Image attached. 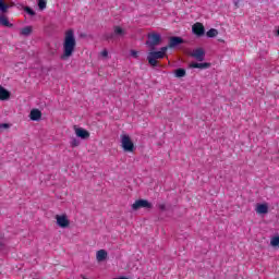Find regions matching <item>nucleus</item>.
<instances>
[{
    "instance_id": "f257e3e1",
    "label": "nucleus",
    "mask_w": 279,
    "mask_h": 279,
    "mask_svg": "<svg viewBox=\"0 0 279 279\" xmlns=\"http://www.w3.org/2000/svg\"><path fill=\"white\" fill-rule=\"evenodd\" d=\"M75 47H77V41L75 39V31L68 29L63 38V52L61 54V60H69L75 53Z\"/></svg>"
},
{
    "instance_id": "f03ea898",
    "label": "nucleus",
    "mask_w": 279,
    "mask_h": 279,
    "mask_svg": "<svg viewBox=\"0 0 279 279\" xmlns=\"http://www.w3.org/2000/svg\"><path fill=\"white\" fill-rule=\"evenodd\" d=\"M169 47H161L158 51H150L147 54V61L150 66H158V60L166 58Z\"/></svg>"
},
{
    "instance_id": "7ed1b4c3",
    "label": "nucleus",
    "mask_w": 279,
    "mask_h": 279,
    "mask_svg": "<svg viewBox=\"0 0 279 279\" xmlns=\"http://www.w3.org/2000/svg\"><path fill=\"white\" fill-rule=\"evenodd\" d=\"M120 143H121V148L126 154H134V151L136 150V146L134 145V142L132 141V137L129 134H125V133L121 134Z\"/></svg>"
},
{
    "instance_id": "20e7f679",
    "label": "nucleus",
    "mask_w": 279,
    "mask_h": 279,
    "mask_svg": "<svg viewBox=\"0 0 279 279\" xmlns=\"http://www.w3.org/2000/svg\"><path fill=\"white\" fill-rule=\"evenodd\" d=\"M8 10H10V5L5 4L3 0H0V12H2V14H5ZM0 25H2V27H13V24L10 23V20H8V16L5 15H0Z\"/></svg>"
},
{
    "instance_id": "39448f33",
    "label": "nucleus",
    "mask_w": 279,
    "mask_h": 279,
    "mask_svg": "<svg viewBox=\"0 0 279 279\" xmlns=\"http://www.w3.org/2000/svg\"><path fill=\"white\" fill-rule=\"evenodd\" d=\"M54 219L58 228H61L62 230H66V228H71V219H69V216L66 214L56 215Z\"/></svg>"
},
{
    "instance_id": "423d86ee",
    "label": "nucleus",
    "mask_w": 279,
    "mask_h": 279,
    "mask_svg": "<svg viewBox=\"0 0 279 279\" xmlns=\"http://www.w3.org/2000/svg\"><path fill=\"white\" fill-rule=\"evenodd\" d=\"M162 43V37L158 33L148 34V40L146 41L147 47L154 49V47H158Z\"/></svg>"
},
{
    "instance_id": "0eeeda50",
    "label": "nucleus",
    "mask_w": 279,
    "mask_h": 279,
    "mask_svg": "<svg viewBox=\"0 0 279 279\" xmlns=\"http://www.w3.org/2000/svg\"><path fill=\"white\" fill-rule=\"evenodd\" d=\"M190 56L194 58V60H197V62H204L206 58V51L204 48H195L190 52Z\"/></svg>"
},
{
    "instance_id": "6e6552de",
    "label": "nucleus",
    "mask_w": 279,
    "mask_h": 279,
    "mask_svg": "<svg viewBox=\"0 0 279 279\" xmlns=\"http://www.w3.org/2000/svg\"><path fill=\"white\" fill-rule=\"evenodd\" d=\"M74 134L77 138H82V141H86L90 138V132H88L84 128H80L77 125H74Z\"/></svg>"
},
{
    "instance_id": "1a4fd4ad",
    "label": "nucleus",
    "mask_w": 279,
    "mask_h": 279,
    "mask_svg": "<svg viewBox=\"0 0 279 279\" xmlns=\"http://www.w3.org/2000/svg\"><path fill=\"white\" fill-rule=\"evenodd\" d=\"M141 208L150 209V208H153V205L147 199L135 201L134 204L132 205V210H141Z\"/></svg>"
},
{
    "instance_id": "9d476101",
    "label": "nucleus",
    "mask_w": 279,
    "mask_h": 279,
    "mask_svg": "<svg viewBox=\"0 0 279 279\" xmlns=\"http://www.w3.org/2000/svg\"><path fill=\"white\" fill-rule=\"evenodd\" d=\"M192 32L195 34V36L202 37L204 34H206V28H204V24L197 22L192 26Z\"/></svg>"
},
{
    "instance_id": "9b49d317",
    "label": "nucleus",
    "mask_w": 279,
    "mask_h": 279,
    "mask_svg": "<svg viewBox=\"0 0 279 279\" xmlns=\"http://www.w3.org/2000/svg\"><path fill=\"white\" fill-rule=\"evenodd\" d=\"M255 213L257 215H267L269 213V203H258V204H256Z\"/></svg>"
},
{
    "instance_id": "f8f14e48",
    "label": "nucleus",
    "mask_w": 279,
    "mask_h": 279,
    "mask_svg": "<svg viewBox=\"0 0 279 279\" xmlns=\"http://www.w3.org/2000/svg\"><path fill=\"white\" fill-rule=\"evenodd\" d=\"M10 97H12V93L5 89V87L0 86V101H10Z\"/></svg>"
},
{
    "instance_id": "ddd939ff",
    "label": "nucleus",
    "mask_w": 279,
    "mask_h": 279,
    "mask_svg": "<svg viewBox=\"0 0 279 279\" xmlns=\"http://www.w3.org/2000/svg\"><path fill=\"white\" fill-rule=\"evenodd\" d=\"M182 43H184V39H182V37H171L169 45L166 47H168V49H173L178 47V45H182Z\"/></svg>"
},
{
    "instance_id": "4468645a",
    "label": "nucleus",
    "mask_w": 279,
    "mask_h": 279,
    "mask_svg": "<svg viewBox=\"0 0 279 279\" xmlns=\"http://www.w3.org/2000/svg\"><path fill=\"white\" fill-rule=\"evenodd\" d=\"M29 119L31 121H40V119H43V112L39 109H32Z\"/></svg>"
},
{
    "instance_id": "2eb2a0df",
    "label": "nucleus",
    "mask_w": 279,
    "mask_h": 279,
    "mask_svg": "<svg viewBox=\"0 0 279 279\" xmlns=\"http://www.w3.org/2000/svg\"><path fill=\"white\" fill-rule=\"evenodd\" d=\"M190 69H201V70L210 69V63H208V62H204V63L192 62V63H190Z\"/></svg>"
},
{
    "instance_id": "dca6fc26",
    "label": "nucleus",
    "mask_w": 279,
    "mask_h": 279,
    "mask_svg": "<svg viewBox=\"0 0 279 279\" xmlns=\"http://www.w3.org/2000/svg\"><path fill=\"white\" fill-rule=\"evenodd\" d=\"M106 258H108V252H106V250H99L96 253V260L98 263H104V260H106Z\"/></svg>"
},
{
    "instance_id": "f3484780",
    "label": "nucleus",
    "mask_w": 279,
    "mask_h": 279,
    "mask_svg": "<svg viewBox=\"0 0 279 279\" xmlns=\"http://www.w3.org/2000/svg\"><path fill=\"white\" fill-rule=\"evenodd\" d=\"M270 245H271V247H275L276 250H278V247H279V234L274 235L272 238H270Z\"/></svg>"
},
{
    "instance_id": "a211bd4d",
    "label": "nucleus",
    "mask_w": 279,
    "mask_h": 279,
    "mask_svg": "<svg viewBox=\"0 0 279 279\" xmlns=\"http://www.w3.org/2000/svg\"><path fill=\"white\" fill-rule=\"evenodd\" d=\"M113 34L116 36H125V29H123V27H121V26H114Z\"/></svg>"
},
{
    "instance_id": "6ab92c4d",
    "label": "nucleus",
    "mask_w": 279,
    "mask_h": 279,
    "mask_svg": "<svg viewBox=\"0 0 279 279\" xmlns=\"http://www.w3.org/2000/svg\"><path fill=\"white\" fill-rule=\"evenodd\" d=\"M207 38H216V36H219V31L217 28H211L206 33Z\"/></svg>"
},
{
    "instance_id": "aec40b11",
    "label": "nucleus",
    "mask_w": 279,
    "mask_h": 279,
    "mask_svg": "<svg viewBox=\"0 0 279 279\" xmlns=\"http://www.w3.org/2000/svg\"><path fill=\"white\" fill-rule=\"evenodd\" d=\"M175 77H185L186 76V70L180 68L174 71Z\"/></svg>"
},
{
    "instance_id": "412c9836",
    "label": "nucleus",
    "mask_w": 279,
    "mask_h": 279,
    "mask_svg": "<svg viewBox=\"0 0 279 279\" xmlns=\"http://www.w3.org/2000/svg\"><path fill=\"white\" fill-rule=\"evenodd\" d=\"M21 34H22V36H29V34H32V26H26V27L22 28Z\"/></svg>"
},
{
    "instance_id": "4be33fe9",
    "label": "nucleus",
    "mask_w": 279,
    "mask_h": 279,
    "mask_svg": "<svg viewBox=\"0 0 279 279\" xmlns=\"http://www.w3.org/2000/svg\"><path fill=\"white\" fill-rule=\"evenodd\" d=\"M38 8L39 10H47V0H39Z\"/></svg>"
},
{
    "instance_id": "5701e85b",
    "label": "nucleus",
    "mask_w": 279,
    "mask_h": 279,
    "mask_svg": "<svg viewBox=\"0 0 279 279\" xmlns=\"http://www.w3.org/2000/svg\"><path fill=\"white\" fill-rule=\"evenodd\" d=\"M24 12H26V14H29V16H36V12L29 7H25Z\"/></svg>"
},
{
    "instance_id": "b1692460",
    "label": "nucleus",
    "mask_w": 279,
    "mask_h": 279,
    "mask_svg": "<svg viewBox=\"0 0 279 279\" xmlns=\"http://www.w3.org/2000/svg\"><path fill=\"white\" fill-rule=\"evenodd\" d=\"M70 145H71V147H80V140L73 137V138L70 141Z\"/></svg>"
},
{
    "instance_id": "393cba45",
    "label": "nucleus",
    "mask_w": 279,
    "mask_h": 279,
    "mask_svg": "<svg viewBox=\"0 0 279 279\" xmlns=\"http://www.w3.org/2000/svg\"><path fill=\"white\" fill-rule=\"evenodd\" d=\"M9 128H10V124L8 123L0 124V130H9Z\"/></svg>"
},
{
    "instance_id": "a878e982",
    "label": "nucleus",
    "mask_w": 279,
    "mask_h": 279,
    "mask_svg": "<svg viewBox=\"0 0 279 279\" xmlns=\"http://www.w3.org/2000/svg\"><path fill=\"white\" fill-rule=\"evenodd\" d=\"M131 56H132V58H138V51L131 50Z\"/></svg>"
},
{
    "instance_id": "bb28decb",
    "label": "nucleus",
    "mask_w": 279,
    "mask_h": 279,
    "mask_svg": "<svg viewBox=\"0 0 279 279\" xmlns=\"http://www.w3.org/2000/svg\"><path fill=\"white\" fill-rule=\"evenodd\" d=\"M100 56H101V58H107L108 57V50L107 49L102 50L100 52Z\"/></svg>"
},
{
    "instance_id": "cd10ccee",
    "label": "nucleus",
    "mask_w": 279,
    "mask_h": 279,
    "mask_svg": "<svg viewBox=\"0 0 279 279\" xmlns=\"http://www.w3.org/2000/svg\"><path fill=\"white\" fill-rule=\"evenodd\" d=\"M160 208H161V210H163L165 209V205H161Z\"/></svg>"
},
{
    "instance_id": "c85d7f7f",
    "label": "nucleus",
    "mask_w": 279,
    "mask_h": 279,
    "mask_svg": "<svg viewBox=\"0 0 279 279\" xmlns=\"http://www.w3.org/2000/svg\"><path fill=\"white\" fill-rule=\"evenodd\" d=\"M277 34H278V36H279V28H278V31H277Z\"/></svg>"
}]
</instances>
